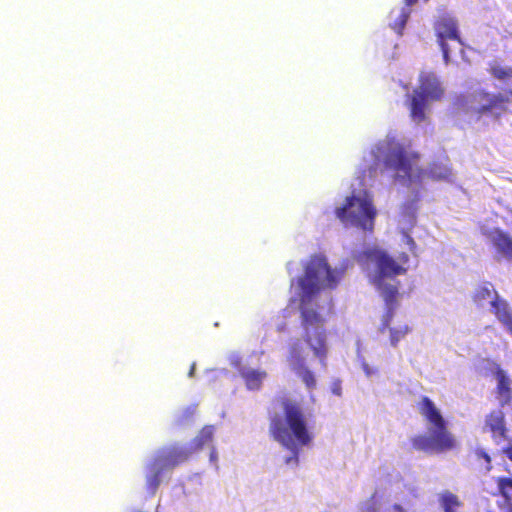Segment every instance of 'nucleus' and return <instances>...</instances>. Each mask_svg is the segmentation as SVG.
Segmentation results:
<instances>
[{"mask_svg": "<svg viewBox=\"0 0 512 512\" xmlns=\"http://www.w3.org/2000/svg\"><path fill=\"white\" fill-rule=\"evenodd\" d=\"M340 277V273L331 269L324 256L313 255L304 267V275L298 279L301 288L299 310L304 330L303 338L315 356L321 360L327 354L325 319L317 308L311 305V300L322 289L335 288Z\"/></svg>", "mask_w": 512, "mask_h": 512, "instance_id": "f257e3e1", "label": "nucleus"}, {"mask_svg": "<svg viewBox=\"0 0 512 512\" xmlns=\"http://www.w3.org/2000/svg\"><path fill=\"white\" fill-rule=\"evenodd\" d=\"M278 402L283 411V417L277 413L269 415V433L271 437L293 455L286 458V464L299 462L297 446H308L312 441L306 414L300 402L289 397H281Z\"/></svg>", "mask_w": 512, "mask_h": 512, "instance_id": "f03ea898", "label": "nucleus"}, {"mask_svg": "<svg viewBox=\"0 0 512 512\" xmlns=\"http://www.w3.org/2000/svg\"><path fill=\"white\" fill-rule=\"evenodd\" d=\"M373 153L376 159L383 158L384 167L393 171L397 178L411 182L414 177L422 179L426 175L417 168L419 154L393 138L379 143Z\"/></svg>", "mask_w": 512, "mask_h": 512, "instance_id": "7ed1b4c3", "label": "nucleus"}, {"mask_svg": "<svg viewBox=\"0 0 512 512\" xmlns=\"http://www.w3.org/2000/svg\"><path fill=\"white\" fill-rule=\"evenodd\" d=\"M419 413L430 424L428 434L416 435L411 438L415 450L426 453H440L448 447V435L445 421L434 403L423 396L417 403Z\"/></svg>", "mask_w": 512, "mask_h": 512, "instance_id": "20e7f679", "label": "nucleus"}, {"mask_svg": "<svg viewBox=\"0 0 512 512\" xmlns=\"http://www.w3.org/2000/svg\"><path fill=\"white\" fill-rule=\"evenodd\" d=\"M444 95V89L433 73H422L419 85L407 95L406 106L413 122L421 123L426 119L429 102L438 101Z\"/></svg>", "mask_w": 512, "mask_h": 512, "instance_id": "39448f33", "label": "nucleus"}, {"mask_svg": "<svg viewBox=\"0 0 512 512\" xmlns=\"http://www.w3.org/2000/svg\"><path fill=\"white\" fill-rule=\"evenodd\" d=\"M337 218L344 224L363 230L371 231L373 229L376 210L372 199L368 196L363 198L349 196L343 206L336 208Z\"/></svg>", "mask_w": 512, "mask_h": 512, "instance_id": "423d86ee", "label": "nucleus"}, {"mask_svg": "<svg viewBox=\"0 0 512 512\" xmlns=\"http://www.w3.org/2000/svg\"><path fill=\"white\" fill-rule=\"evenodd\" d=\"M357 261L361 265L373 264L376 268V280L378 283L385 278H392L405 274L407 269L404 267L408 263L409 257L406 253H401L395 260L386 251L378 248L367 249L357 255Z\"/></svg>", "mask_w": 512, "mask_h": 512, "instance_id": "0eeeda50", "label": "nucleus"}, {"mask_svg": "<svg viewBox=\"0 0 512 512\" xmlns=\"http://www.w3.org/2000/svg\"><path fill=\"white\" fill-rule=\"evenodd\" d=\"M461 106L467 114L477 120L482 116L496 119L505 109L502 98L484 92H476L465 98Z\"/></svg>", "mask_w": 512, "mask_h": 512, "instance_id": "6e6552de", "label": "nucleus"}, {"mask_svg": "<svg viewBox=\"0 0 512 512\" xmlns=\"http://www.w3.org/2000/svg\"><path fill=\"white\" fill-rule=\"evenodd\" d=\"M480 231L492 244L498 262L505 260L512 263V236L498 227L490 226L488 223L480 225Z\"/></svg>", "mask_w": 512, "mask_h": 512, "instance_id": "1a4fd4ad", "label": "nucleus"}, {"mask_svg": "<svg viewBox=\"0 0 512 512\" xmlns=\"http://www.w3.org/2000/svg\"><path fill=\"white\" fill-rule=\"evenodd\" d=\"M476 367L481 372H490L492 375H494L496 381H497V390L500 397L501 402H507L511 397V380L508 378L506 372L501 369V367L489 360V359H482L477 364Z\"/></svg>", "mask_w": 512, "mask_h": 512, "instance_id": "9d476101", "label": "nucleus"}, {"mask_svg": "<svg viewBox=\"0 0 512 512\" xmlns=\"http://www.w3.org/2000/svg\"><path fill=\"white\" fill-rule=\"evenodd\" d=\"M191 451L179 446H171L161 449L156 459L165 469H172L189 459Z\"/></svg>", "mask_w": 512, "mask_h": 512, "instance_id": "9b49d317", "label": "nucleus"}, {"mask_svg": "<svg viewBox=\"0 0 512 512\" xmlns=\"http://www.w3.org/2000/svg\"><path fill=\"white\" fill-rule=\"evenodd\" d=\"M474 300L482 307L489 306L494 314L497 312L498 304L507 302L505 299L499 297L491 283H484L478 286L474 293Z\"/></svg>", "mask_w": 512, "mask_h": 512, "instance_id": "f8f14e48", "label": "nucleus"}, {"mask_svg": "<svg viewBox=\"0 0 512 512\" xmlns=\"http://www.w3.org/2000/svg\"><path fill=\"white\" fill-rule=\"evenodd\" d=\"M164 470L166 469L156 459L147 465L146 488L151 495L156 493Z\"/></svg>", "mask_w": 512, "mask_h": 512, "instance_id": "ddd939ff", "label": "nucleus"}, {"mask_svg": "<svg viewBox=\"0 0 512 512\" xmlns=\"http://www.w3.org/2000/svg\"><path fill=\"white\" fill-rule=\"evenodd\" d=\"M438 43L441 47L443 59L448 62V18L443 15L434 24Z\"/></svg>", "mask_w": 512, "mask_h": 512, "instance_id": "4468645a", "label": "nucleus"}, {"mask_svg": "<svg viewBox=\"0 0 512 512\" xmlns=\"http://www.w3.org/2000/svg\"><path fill=\"white\" fill-rule=\"evenodd\" d=\"M398 295V289L396 286H386L383 290V297L385 300L386 305L388 306V310L386 314L384 315L383 321H382V329L384 327H388L389 324H391L392 318H393V310L396 305Z\"/></svg>", "mask_w": 512, "mask_h": 512, "instance_id": "2eb2a0df", "label": "nucleus"}, {"mask_svg": "<svg viewBox=\"0 0 512 512\" xmlns=\"http://www.w3.org/2000/svg\"><path fill=\"white\" fill-rule=\"evenodd\" d=\"M504 330L512 337V308L508 302L498 304L494 314Z\"/></svg>", "mask_w": 512, "mask_h": 512, "instance_id": "dca6fc26", "label": "nucleus"}, {"mask_svg": "<svg viewBox=\"0 0 512 512\" xmlns=\"http://www.w3.org/2000/svg\"><path fill=\"white\" fill-rule=\"evenodd\" d=\"M486 427L490 428L495 438L503 437L505 433L503 412L493 411L486 420Z\"/></svg>", "mask_w": 512, "mask_h": 512, "instance_id": "f3484780", "label": "nucleus"}, {"mask_svg": "<svg viewBox=\"0 0 512 512\" xmlns=\"http://www.w3.org/2000/svg\"><path fill=\"white\" fill-rule=\"evenodd\" d=\"M241 375L245 381L246 387L249 390H259L267 374L265 371L249 370L242 372Z\"/></svg>", "mask_w": 512, "mask_h": 512, "instance_id": "a211bd4d", "label": "nucleus"}, {"mask_svg": "<svg viewBox=\"0 0 512 512\" xmlns=\"http://www.w3.org/2000/svg\"><path fill=\"white\" fill-rule=\"evenodd\" d=\"M215 428L212 425L204 426L199 434L193 440V446L195 450L202 449L205 445L212 442Z\"/></svg>", "mask_w": 512, "mask_h": 512, "instance_id": "6ab92c4d", "label": "nucleus"}, {"mask_svg": "<svg viewBox=\"0 0 512 512\" xmlns=\"http://www.w3.org/2000/svg\"><path fill=\"white\" fill-rule=\"evenodd\" d=\"M386 328L389 329V340L390 344L393 347H396L398 343L405 338V336L410 332V328L407 324L399 325L397 327H382L380 328L381 332H383Z\"/></svg>", "mask_w": 512, "mask_h": 512, "instance_id": "aec40b11", "label": "nucleus"}, {"mask_svg": "<svg viewBox=\"0 0 512 512\" xmlns=\"http://www.w3.org/2000/svg\"><path fill=\"white\" fill-rule=\"evenodd\" d=\"M490 71L495 78L501 81L508 82L512 80V67H508L498 62H494L490 66Z\"/></svg>", "mask_w": 512, "mask_h": 512, "instance_id": "412c9836", "label": "nucleus"}, {"mask_svg": "<svg viewBox=\"0 0 512 512\" xmlns=\"http://www.w3.org/2000/svg\"><path fill=\"white\" fill-rule=\"evenodd\" d=\"M411 9L410 7H403L396 18V20L391 23V28L399 35H403L404 28L406 26V23L410 17Z\"/></svg>", "mask_w": 512, "mask_h": 512, "instance_id": "4be33fe9", "label": "nucleus"}, {"mask_svg": "<svg viewBox=\"0 0 512 512\" xmlns=\"http://www.w3.org/2000/svg\"><path fill=\"white\" fill-rule=\"evenodd\" d=\"M288 361L293 370L305 364L304 357L301 354V349L298 344L291 346Z\"/></svg>", "mask_w": 512, "mask_h": 512, "instance_id": "5701e85b", "label": "nucleus"}, {"mask_svg": "<svg viewBox=\"0 0 512 512\" xmlns=\"http://www.w3.org/2000/svg\"><path fill=\"white\" fill-rule=\"evenodd\" d=\"M294 371L300 376L308 389H313L316 386V379L312 371H310L305 364Z\"/></svg>", "mask_w": 512, "mask_h": 512, "instance_id": "b1692460", "label": "nucleus"}, {"mask_svg": "<svg viewBox=\"0 0 512 512\" xmlns=\"http://www.w3.org/2000/svg\"><path fill=\"white\" fill-rule=\"evenodd\" d=\"M449 35H450V40H458L457 30H456L455 25H454V23L452 22L451 19H450V32H449Z\"/></svg>", "mask_w": 512, "mask_h": 512, "instance_id": "393cba45", "label": "nucleus"}, {"mask_svg": "<svg viewBox=\"0 0 512 512\" xmlns=\"http://www.w3.org/2000/svg\"><path fill=\"white\" fill-rule=\"evenodd\" d=\"M509 490H512V481L502 485V491L504 495L508 498H511L512 496L510 495Z\"/></svg>", "mask_w": 512, "mask_h": 512, "instance_id": "a878e982", "label": "nucleus"}, {"mask_svg": "<svg viewBox=\"0 0 512 512\" xmlns=\"http://www.w3.org/2000/svg\"><path fill=\"white\" fill-rule=\"evenodd\" d=\"M509 481H511V480H510V479H504V480H501V481H500V483H499L500 490H502V485H503V484H506V483H507V482H509ZM501 493H502V494H504V493H503V491H501ZM509 493H510V495L512 496V490H509ZM503 496L506 498V500L509 502V504H510V505H512V497H511V498H508V497H506L505 495H503Z\"/></svg>", "mask_w": 512, "mask_h": 512, "instance_id": "bb28decb", "label": "nucleus"}, {"mask_svg": "<svg viewBox=\"0 0 512 512\" xmlns=\"http://www.w3.org/2000/svg\"><path fill=\"white\" fill-rule=\"evenodd\" d=\"M432 177L434 178H442L445 176V172L444 170H441V171H436L435 169H431L430 172Z\"/></svg>", "mask_w": 512, "mask_h": 512, "instance_id": "cd10ccee", "label": "nucleus"}, {"mask_svg": "<svg viewBox=\"0 0 512 512\" xmlns=\"http://www.w3.org/2000/svg\"><path fill=\"white\" fill-rule=\"evenodd\" d=\"M441 500L444 511L448 512V495L443 494Z\"/></svg>", "mask_w": 512, "mask_h": 512, "instance_id": "c85d7f7f", "label": "nucleus"}, {"mask_svg": "<svg viewBox=\"0 0 512 512\" xmlns=\"http://www.w3.org/2000/svg\"><path fill=\"white\" fill-rule=\"evenodd\" d=\"M459 505V501H458V498L452 494H450V509L453 507V506H458Z\"/></svg>", "mask_w": 512, "mask_h": 512, "instance_id": "c756f323", "label": "nucleus"}, {"mask_svg": "<svg viewBox=\"0 0 512 512\" xmlns=\"http://www.w3.org/2000/svg\"><path fill=\"white\" fill-rule=\"evenodd\" d=\"M393 510L395 512H405L404 508L401 505H399V504H394L393 505Z\"/></svg>", "mask_w": 512, "mask_h": 512, "instance_id": "7c9ffc66", "label": "nucleus"}, {"mask_svg": "<svg viewBox=\"0 0 512 512\" xmlns=\"http://www.w3.org/2000/svg\"><path fill=\"white\" fill-rule=\"evenodd\" d=\"M418 2V0H405V5L407 7H411L413 6L414 4H416Z\"/></svg>", "mask_w": 512, "mask_h": 512, "instance_id": "2f4dec72", "label": "nucleus"}, {"mask_svg": "<svg viewBox=\"0 0 512 512\" xmlns=\"http://www.w3.org/2000/svg\"><path fill=\"white\" fill-rule=\"evenodd\" d=\"M277 330H278L279 332L284 331V330H285V324L279 325V326H278V328H277Z\"/></svg>", "mask_w": 512, "mask_h": 512, "instance_id": "473e14b6", "label": "nucleus"}, {"mask_svg": "<svg viewBox=\"0 0 512 512\" xmlns=\"http://www.w3.org/2000/svg\"><path fill=\"white\" fill-rule=\"evenodd\" d=\"M194 373V366L191 367L189 375L191 376Z\"/></svg>", "mask_w": 512, "mask_h": 512, "instance_id": "72a5a7b5", "label": "nucleus"}, {"mask_svg": "<svg viewBox=\"0 0 512 512\" xmlns=\"http://www.w3.org/2000/svg\"><path fill=\"white\" fill-rule=\"evenodd\" d=\"M210 456H211V459H214V458H215V451H214V450L211 452V455H210Z\"/></svg>", "mask_w": 512, "mask_h": 512, "instance_id": "f704fd0d", "label": "nucleus"}, {"mask_svg": "<svg viewBox=\"0 0 512 512\" xmlns=\"http://www.w3.org/2000/svg\"><path fill=\"white\" fill-rule=\"evenodd\" d=\"M484 458L489 462L490 461V458L487 454H483Z\"/></svg>", "mask_w": 512, "mask_h": 512, "instance_id": "c9c22d12", "label": "nucleus"}, {"mask_svg": "<svg viewBox=\"0 0 512 512\" xmlns=\"http://www.w3.org/2000/svg\"><path fill=\"white\" fill-rule=\"evenodd\" d=\"M334 392H335L336 394H338V395L340 394V392H339L338 388H335V389H334Z\"/></svg>", "mask_w": 512, "mask_h": 512, "instance_id": "e433bc0d", "label": "nucleus"}, {"mask_svg": "<svg viewBox=\"0 0 512 512\" xmlns=\"http://www.w3.org/2000/svg\"><path fill=\"white\" fill-rule=\"evenodd\" d=\"M369 512H376L373 507L370 508Z\"/></svg>", "mask_w": 512, "mask_h": 512, "instance_id": "4c0bfd02", "label": "nucleus"}]
</instances>
